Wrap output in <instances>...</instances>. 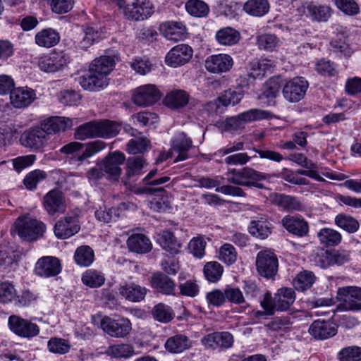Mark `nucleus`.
<instances>
[{
    "mask_svg": "<svg viewBox=\"0 0 361 361\" xmlns=\"http://www.w3.org/2000/svg\"><path fill=\"white\" fill-rule=\"evenodd\" d=\"M225 175L227 181L234 185H224L215 189V190L226 195L239 197H245L247 195L246 192L240 186L255 187L262 189L264 185L259 182L267 180L268 176L264 173L247 166L240 169H228Z\"/></svg>",
    "mask_w": 361,
    "mask_h": 361,
    "instance_id": "1",
    "label": "nucleus"
},
{
    "mask_svg": "<svg viewBox=\"0 0 361 361\" xmlns=\"http://www.w3.org/2000/svg\"><path fill=\"white\" fill-rule=\"evenodd\" d=\"M15 227L18 236L27 241L37 240L43 235L46 229L43 222L30 216L18 217L15 223Z\"/></svg>",
    "mask_w": 361,
    "mask_h": 361,
    "instance_id": "2",
    "label": "nucleus"
},
{
    "mask_svg": "<svg viewBox=\"0 0 361 361\" xmlns=\"http://www.w3.org/2000/svg\"><path fill=\"white\" fill-rule=\"evenodd\" d=\"M200 343L205 349L221 351L233 347L234 337L228 331H215L203 336Z\"/></svg>",
    "mask_w": 361,
    "mask_h": 361,
    "instance_id": "3",
    "label": "nucleus"
},
{
    "mask_svg": "<svg viewBox=\"0 0 361 361\" xmlns=\"http://www.w3.org/2000/svg\"><path fill=\"white\" fill-rule=\"evenodd\" d=\"M255 264L258 274L267 279L273 278L278 271L277 257L270 250L259 251L256 257Z\"/></svg>",
    "mask_w": 361,
    "mask_h": 361,
    "instance_id": "4",
    "label": "nucleus"
},
{
    "mask_svg": "<svg viewBox=\"0 0 361 361\" xmlns=\"http://www.w3.org/2000/svg\"><path fill=\"white\" fill-rule=\"evenodd\" d=\"M271 113L268 111L252 109L244 111L236 116L226 118V126L230 130H238L244 128L247 123L269 118Z\"/></svg>",
    "mask_w": 361,
    "mask_h": 361,
    "instance_id": "5",
    "label": "nucleus"
},
{
    "mask_svg": "<svg viewBox=\"0 0 361 361\" xmlns=\"http://www.w3.org/2000/svg\"><path fill=\"white\" fill-rule=\"evenodd\" d=\"M121 9L128 19L136 21L147 19L154 12V7L149 0H134L131 4H125Z\"/></svg>",
    "mask_w": 361,
    "mask_h": 361,
    "instance_id": "6",
    "label": "nucleus"
},
{
    "mask_svg": "<svg viewBox=\"0 0 361 361\" xmlns=\"http://www.w3.org/2000/svg\"><path fill=\"white\" fill-rule=\"evenodd\" d=\"M8 325L10 330L20 337L32 338L39 334V327L35 323L18 315H11Z\"/></svg>",
    "mask_w": 361,
    "mask_h": 361,
    "instance_id": "7",
    "label": "nucleus"
},
{
    "mask_svg": "<svg viewBox=\"0 0 361 361\" xmlns=\"http://www.w3.org/2000/svg\"><path fill=\"white\" fill-rule=\"evenodd\" d=\"M100 327L105 333L114 338H124L132 329L131 323L128 319L122 317L115 320L107 316L102 319Z\"/></svg>",
    "mask_w": 361,
    "mask_h": 361,
    "instance_id": "8",
    "label": "nucleus"
},
{
    "mask_svg": "<svg viewBox=\"0 0 361 361\" xmlns=\"http://www.w3.org/2000/svg\"><path fill=\"white\" fill-rule=\"evenodd\" d=\"M126 160L125 154L119 151L109 153L100 163L105 176L110 180L117 181L121 174V166Z\"/></svg>",
    "mask_w": 361,
    "mask_h": 361,
    "instance_id": "9",
    "label": "nucleus"
},
{
    "mask_svg": "<svg viewBox=\"0 0 361 361\" xmlns=\"http://www.w3.org/2000/svg\"><path fill=\"white\" fill-rule=\"evenodd\" d=\"M308 87L309 83L304 78L295 77L283 86V95L290 102H298L304 97Z\"/></svg>",
    "mask_w": 361,
    "mask_h": 361,
    "instance_id": "10",
    "label": "nucleus"
},
{
    "mask_svg": "<svg viewBox=\"0 0 361 361\" xmlns=\"http://www.w3.org/2000/svg\"><path fill=\"white\" fill-rule=\"evenodd\" d=\"M62 269L60 260L53 256H44L39 258L35 268V274L43 278L57 276Z\"/></svg>",
    "mask_w": 361,
    "mask_h": 361,
    "instance_id": "11",
    "label": "nucleus"
},
{
    "mask_svg": "<svg viewBox=\"0 0 361 361\" xmlns=\"http://www.w3.org/2000/svg\"><path fill=\"white\" fill-rule=\"evenodd\" d=\"M69 57L63 51H54L49 56L41 57L38 66L41 71L47 73H54L66 66Z\"/></svg>",
    "mask_w": 361,
    "mask_h": 361,
    "instance_id": "12",
    "label": "nucleus"
},
{
    "mask_svg": "<svg viewBox=\"0 0 361 361\" xmlns=\"http://www.w3.org/2000/svg\"><path fill=\"white\" fill-rule=\"evenodd\" d=\"M160 99V93L154 85H145L135 90L133 100L140 106H150Z\"/></svg>",
    "mask_w": 361,
    "mask_h": 361,
    "instance_id": "13",
    "label": "nucleus"
},
{
    "mask_svg": "<svg viewBox=\"0 0 361 361\" xmlns=\"http://www.w3.org/2000/svg\"><path fill=\"white\" fill-rule=\"evenodd\" d=\"M76 80L84 90L92 92L104 89L108 86L109 80L108 77L92 72L90 69H88L87 73L79 76Z\"/></svg>",
    "mask_w": 361,
    "mask_h": 361,
    "instance_id": "14",
    "label": "nucleus"
},
{
    "mask_svg": "<svg viewBox=\"0 0 361 361\" xmlns=\"http://www.w3.org/2000/svg\"><path fill=\"white\" fill-rule=\"evenodd\" d=\"M192 49L188 44H180L173 47L166 56V63L178 67L188 63L192 56Z\"/></svg>",
    "mask_w": 361,
    "mask_h": 361,
    "instance_id": "15",
    "label": "nucleus"
},
{
    "mask_svg": "<svg viewBox=\"0 0 361 361\" xmlns=\"http://www.w3.org/2000/svg\"><path fill=\"white\" fill-rule=\"evenodd\" d=\"M149 290L135 282H125L118 288L119 295L126 300L140 302L145 300Z\"/></svg>",
    "mask_w": 361,
    "mask_h": 361,
    "instance_id": "16",
    "label": "nucleus"
},
{
    "mask_svg": "<svg viewBox=\"0 0 361 361\" xmlns=\"http://www.w3.org/2000/svg\"><path fill=\"white\" fill-rule=\"evenodd\" d=\"M319 265L323 268H327L329 266L336 264L343 265L350 260V252L345 250H326L318 256Z\"/></svg>",
    "mask_w": 361,
    "mask_h": 361,
    "instance_id": "17",
    "label": "nucleus"
},
{
    "mask_svg": "<svg viewBox=\"0 0 361 361\" xmlns=\"http://www.w3.org/2000/svg\"><path fill=\"white\" fill-rule=\"evenodd\" d=\"M43 206L49 215L63 213L66 210V204L63 192L56 189L48 192L44 196Z\"/></svg>",
    "mask_w": 361,
    "mask_h": 361,
    "instance_id": "18",
    "label": "nucleus"
},
{
    "mask_svg": "<svg viewBox=\"0 0 361 361\" xmlns=\"http://www.w3.org/2000/svg\"><path fill=\"white\" fill-rule=\"evenodd\" d=\"M233 65L232 57L228 54H219L209 56L205 60L206 69L212 73H223L228 71Z\"/></svg>",
    "mask_w": 361,
    "mask_h": 361,
    "instance_id": "19",
    "label": "nucleus"
},
{
    "mask_svg": "<svg viewBox=\"0 0 361 361\" xmlns=\"http://www.w3.org/2000/svg\"><path fill=\"white\" fill-rule=\"evenodd\" d=\"M80 229L78 216H67L56 223L54 233L58 238L66 239L77 233Z\"/></svg>",
    "mask_w": 361,
    "mask_h": 361,
    "instance_id": "20",
    "label": "nucleus"
},
{
    "mask_svg": "<svg viewBox=\"0 0 361 361\" xmlns=\"http://www.w3.org/2000/svg\"><path fill=\"white\" fill-rule=\"evenodd\" d=\"M160 33L167 39L177 42L187 36V28L180 21H166L159 25Z\"/></svg>",
    "mask_w": 361,
    "mask_h": 361,
    "instance_id": "21",
    "label": "nucleus"
},
{
    "mask_svg": "<svg viewBox=\"0 0 361 361\" xmlns=\"http://www.w3.org/2000/svg\"><path fill=\"white\" fill-rule=\"evenodd\" d=\"M48 140L47 133L42 130L40 126L30 128L21 136V141L23 145L36 149L44 147L47 145Z\"/></svg>",
    "mask_w": 361,
    "mask_h": 361,
    "instance_id": "22",
    "label": "nucleus"
},
{
    "mask_svg": "<svg viewBox=\"0 0 361 361\" xmlns=\"http://www.w3.org/2000/svg\"><path fill=\"white\" fill-rule=\"evenodd\" d=\"M309 333L315 339L325 340L337 334V327L329 321L317 319L310 326Z\"/></svg>",
    "mask_w": 361,
    "mask_h": 361,
    "instance_id": "23",
    "label": "nucleus"
},
{
    "mask_svg": "<svg viewBox=\"0 0 361 361\" xmlns=\"http://www.w3.org/2000/svg\"><path fill=\"white\" fill-rule=\"evenodd\" d=\"M274 204L286 212H303L305 205L298 197L283 193L276 194Z\"/></svg>",
    "mask_w": 361,
    "mask_h": 361,
    "instance_id": "24",
    "label": "nucleus"
},
{
    "mask_svg": "<svg viewBox=\"0 0 361 361\" xmlns=\"http://www.w3.org/2000/svg\"><path fill=\"white\" fill-rule=\"evenodd\" d=\"M151 286L158 293L166 295H174L176 283L166 274L161 272L154 273L151 277Z\"/></svg>",
    "mask_w": 361,
    "mask_h": 361,
    "instance_id": "25",
    "label": "nucleus"
},
{
    "mask_svg": "<svg viewBox=\"0 0 361 361\" xmlns=\"http://www.w3.org/2000/svg\"><path fill=\"white\" fill-rule=\"evenodd\" d=\"M36 98L33 90L27 87H18L11 92L10 100L11 104L18 109L30 106Z\"/></svg>",
    "mask_w": 361,
    "mask_h": 361,
    "instance_id": "26",
    "label": "nucleus"
},
{
    "mask_svg": "<svg viewBox=\"0 0 361 361\" xmlns=\"http://www.w3.org/2000/svg\"><path fill=\"white\" fill-rule=\"evenodd\" d=\"M337 298L344 302L349 310H355L361 301V288L357 286H345L339 288Z\"/></svg>",
    "mask_w": 361,
    "mask_h": 361,
    "instance_id": "27",
    "label": "nucleus"
},
{
    "mask_svg": "<svg viewBox=\"0 0 361 361\" xmlns=\"http://www.w3.org/2000/svg\"><path fill=\"white\" fill-rule=\"evenodd\" d=\"M40 128L47 133V136L61 131H65L72 126V121L66 117H50L40 123Z\"/></svg>",
    "mask_w": 361,
    "mask_h": 361,
    "instance_id": "28",
    "label": "nucleus"
},
{
    "mask_svg": "<svg viewBox=\"0 0 361 361\" xmlns=\"http://www.w3.org/2000/svg\"><path fill=\"white\" fill-rule=\"evenodd\" d=\"M281 224L289 233L299 237L307 235L309 231L308 224L302 217L287 215L282 219Z\"/></svg>",
    "mask_w": 361,
    "mask_h": 361,
    "instance_id": "29",
    "label": "nucleus"
},
{
    "mask_svg": "<svg viewBox=\"0 0 361 361\" xmlns=\"http://www.w3.org/2000/svg\"><path fill=\"white\" fill-rule=\"evenodd\" d=\"M192 346V341L185 334H177L167 338L164 343L166 350L172 354H180Z\"/></svg>",
    "mask_w": 361,
    "mask_h": 361,
    "instance_id": "30",
    "label": "nucleus"
},
{
    "mask_svg": "<svg viewBox=\"0 0 361 361\" xmlns=\"http://www.w3.org/2000/svg\"><path fill=\"white\" fill-rule=\"evenodd\" d=\"M192 147V140L184 133H178L172 142V153L178 155L174 159V162L185 160L188 158V152Z\"/></svg>",
    "mask_w": 361,
    "mask_h": 361,
    "instance_id": "31",
    "label": "nucleus"
},
{
    "mask_svg": "<svg viewBox=\"0 0 361 361\" xmlns=\"http://www.w3.org/2000/svg\"><path fill=\"white\" fill-rule=\"evenodd\" d=\"M272 228V224L268 219L264 216H260L250 221L248 230L252 236L266 239L271 233Z\"/></svg>",
    "mask_w": 361,
    "mask_h": 361,
    "instance_id": "32",
    "label": "nucleus"
},
{
    "mask_svg": "<svg viewBox=\"0 0 361 361\" xmlns=\"http://www.w3.org/2000/svg\"><path fill=\"white\" fill-rule=\"evenodd\" d=\"M157 243L166 252L176 255L182 246L174 234L169 230L161 231L157 235Z\"/></svg>",
    "mask_w": 361,
    "mask_h": 361,
    "instance_id": "33",
    "label": "nucleus"
},
{
    "mask_svg": "<svg viewBox=\"0 0 361 361\" xmlns=\"http://www.w3.org/2000/svg\"><path fill=\"white\" fill-rule=\"evenodd\" d=\"M147 166V163L142 157H128L126 163V178L129 180L135 181L138 176L146 171L145 169Z\"/></svg>",
    "mask_w": 361,
    "mask_h": 361,
    "instance_id": "34",
    "label": "nucleus"
},
{
    "mask_svg": "<svg viewBox=\"0 0 361 361\" xmlns=\"http://www.w3.org/2000/svg\"><path fill=\"white\" fill-rule=\"evenodd\" d=\"M331 8L326 5L310 2L305 7L307 16L317 22H326L331 16Z\"/></svg>",
    "mask_w": 361,
    "mask_h": 361,
    "instance_id": "35",
    "label": "nucleus"
},
{
    "mask_svg": "<svg viewBox=\"0 0 361 361\" xmlns=\"http://www.w3.org/2000/svg\"><path fill=\"white\" fill-rule=\"evenodd\" d=\"M59 33L53 28H45L37 32L35 36V43L41 47L51 48L60 41Z\"/></svg>",
    "mask_w": 361,
    "mask_h": 361,
    "instance_id": "36",
    "label": "nucleus"
},
{
    "mask_svg": "<svg viewBox=\"0 0 361 361\" xmlns=\"http://www.w3.org/2000/svg\"><path fill=\"white\" fill-rule=\"evenodd\" d=\"M189 102V94L182 90H173L166 95L164 103L171 109H179L187 105Z\"/></svg>",
    "mask_w": 361,
    "mask_h": 361,
    "instance_id": "37",
    "label": "nucleus"
},
{
    "mask_svg": "<svg viewBox=\"0 0 361 361\" xmlns=\"http://www.w3.org/2000/svg\"><path fill=\"white\" fill-rule=\"evenodd\" d=\"M114 57L110 56H102L95 59L90 64L89 69L92 72L108 77L115 66Z\"/></svg>",
    "mask_w": 361,
    "mask_h": 361,
    "instance_id": "38",
    "label": "nucleus"
},
{
    "mask_svg": "<svg viewBox=\"0 0 361 361\" xmlns=\"http://www.w3.org/2000/svg\"><path fill=\"white\" fill-rule=\"evenodd\" d=\"M275 295V305L277 311H286L295 300V293L291 288H281Z\"/></svg>",
    "mask_w": 361,
    "mask_h": 361,
    "instance_id": "39",
    "label": "nucleus"
},
{
    "mask_svg": "<svg viewBox=\"0 0 361 361\" xmlns=\"http://www.w3.org/2000/svg\"><path fill=\"white\" fill-rule=\"evenodd\" d=\"M127 245L130 251L144 254L152 250V243L149 239L144 234H133L128 240Z\"/></svg>",
    "mask_w": 361,
    "mask_h": 361,
    "instance_id": "40",
    "label": "nucleus"
},
{
    "mask_svg": "<svg viewBox=\"0 0 361 361\" xmlns=\"http://www.w3.org/2000/svg\"><path fill=\"white\" fill-rule=\"evenodd\" d=\"M18 252L8 243L0 245V268L5 270L16 265L18 262Z\"/></svg>",
    "mask_w": 361,
    "mask_h": 361,
    "instance_id": "41",
    "label": "nucleus"
},
{
    "mask_svg": "<svg viewBox=\"0 0 361 361\" xmlns=\"http://www.w3.org/2000/svg\"><path fill=\"white\" fill-rule=\"evenodd\" d=\"M99 132L98 122L90 121L76 128L74 137L79 140L99 137Z\"/></svg>",
    "mask_w": 361,
    "mask_h": 361,
    "instance_id": "42",
    "label": "nucleus"
},
{
    "mask_svg": "<svg viewBox=\"0 0 361 361\" xmlns=\"http://www.w3.org/2000/svg\"><path fill=\"white\" fill-rule=\"evenodd\" d=\"M217 42L223 45L231 46L237 44L240 39V32L231 27L220 29L216 33Z\"/></svg>",
    "mask_w": 361,
    "mask_h": 361,
    "instance_id": "43",
    "label": "nucleus"
},
{
    "mask_svg": "<svg viewBox=\"0 0 361 361\" xmlns=\"http://www.w3.org/2000/svg\"><path fill=\"white\" fill-rule=\"evenodd\" d=\"M317 237L321 244L326 247L338 245L342 240L341 234L330 228H323L317 233Z\"/></svg>",
    "mask_w": 361,
    "mask_h": 361,
    "instance_id": "44",
    "label": "nucleus"
},
{
    "mask_svg": "<svg viewBox=\"0 0 361 361\" xmlns=\"http://www.w3.org/2000/svg\"><path fill=\"white\" fill-rule=\"evenodd\" d=\"M243 8L248 14L260 17L268 13L269 4L267 0H248Z\"/></svg>",
    "mask_w": 361,
    "mask_h": 361,
    "instance_id": "45",
    "label": "nucleus"
},
{
    "mask_svg": "<svg viewBox=\"0 0 361 361\" xmlns=\"http://www.w3.org/2000/svg\"><path fill=\"white\" fill-rule=\"evenodd\" d=\"M316 276L312 271L305 270L297 274L293 279L294 288L300 291L310 288L315 282Z\"/></svg>",
    "mask_w": 361,
    "mask_h": 361,
    "instance_id": "46",
    "label": "nucleus"
},
{
    "mask_svg": "<svg viewBox=\"0 0 361 361\" xmlns=\"http://www.w3.org/2000/svg\"><path fill=\"white\" fill-rule=\"evenodd\" d=\"M335 224L349 233H355L360 228L358 221L345 214H338L334 219Z\"/></svg>",
    "mask_w": 361,
    "mask_h": 361,
    "instance_id": "47",
    "label": "nucleus"
},
{
    "mask_svg": "<svg viewBox=\"0 0 361 361\" xmlns=\"http://www.w3.org/2000/svg\"><path fill=\"white\" fill-rule=\"evenodd\" d=\"M185 6L190 16L197 18L207 16L210 11L207 4L202 0H188Z\"/></svg>",
    "mask_w": 361,
    "mask_h": 361,
    "instance_id": "48",
    "label": "nucleus"
},
{
    "mask_svg": "<svg viewBox=\"0 0 361 361\" xmlns=\"http://www.w3.org/2000/svg\"><path fill=\"white\" fill-rule=\"evenodd\" d=\"M94 259L93 250L88 245L78 247L74 254V259L81 267H89Z\"/></svg>",
    "mask_w": 361,
    "mask_h": 361,
    "instance_id": "49",
    "label": "nucleus"
},
{
    "mask_svg": "<svg viewBox=\"0 0 361 361\" xmlns=\"http://www.w3.org/2000/svg\"><path fill=\"white\" fill-rule=\"evenodd\" d=\"M151 312L153 318L161 323H168L174 317L172 308L161 302L154 305Z\"/></svg>",
    "mask_w": 361,
    "mask_h": 361,
    "instance_id": "50",
    "label": "nucleus"
},
{
    "mask_svg": "<svg viewBox=\"0 0 361 361\" xmlns=\"http://www.w3.org/2000/svg\"><path fill=\"white\" fill-rule=\"evenodd\" d=\"M151 149L150 140L146 137L131 139L126 145V151L128 154H144Z\"/></svg>",
    "mask_w": 361,
    "mask_h": 361,
    "instance_id": "51",
    "label": "nucleus"
},
{
    "mask_svg": "<svg viewBox=\"0 0 361 361\" xmlns=\"http://www.w3.org/2000/svg\"><path fill=\"white\" fill-rule=\"evenodd\" d=\"M107 353L112 357L127 359L135 354V349L130 344L121 343L109 346Z\"/></svg>",
    "mask_w": 361,
    "mask_h": 361,
    "instance_id": "52",
    "label": "nucleus"
},
{
    "mask_svg": "<svg viewBox=\"0 0 361 361\" xmlns=\"http://www.w3.org/2000/svg\"><path fill=\"white\" fill-rule=\"evenodd\" d=\"M98 126L99 137L104 138L115 137L121 130V125L118 123L109 120L98 122Z\"/></svg>",
    "mask_w": 361,
    "mask_h": 361,
    "instance_id": "53",
    "label": "nucleus"
},
{
    "mask_svg": "<svg viewBox=\"0 0 361 361\" xmlns=\"http://www.w3.org/2000/svg\"><path fill=\"white\" fill-rule=\"evenodd\" d=\"M105 278L104 275L94 269L87 270L82 276V281L90 288H97L104 284Z\"/></svg>",
    "mask_w": 361,
    "mask_h": 361,
    "instance_id": "54",
    "label": "nucleus"
},
{
    "mask_svg": "<svg viewBox=\"0 0 361 361\" xmlns=\"http://www.w3.org/2000/svg\"><path fill=\"white\" fill-rule=\"evenodd\" d=\"M106 147L105 142L101 140H95L90 142L85 145V150L78 156H75V159L78 163H81L85 159L90 158L95 154L99 152Z\"/></svg>",
    "mask_w": 361,
    "mask_h": 361,
    "instance_id": "55",
    "label": "nucleus"
},
{
    "mask_svg": "<svg viewBox=\"0 0 361 361\" xmlns=\"http://www.w3.org/2000/svg\"><path fill=\"white\" fill-rule=\"evenodd\" d=\"M223 271V267L217 262H207L204 267V276L212 283L217 282L221 279Z\"/></svg>",
    "mask_w": 361,
    "mask_h": 361,
    "instance_id": "56",
    "label": "nucleus"
},
{
    "mask_svg": "<svg viewBox=\"0 0 361 361\" xmlns=\"http://www.w3.org/2000/svg\"><path fill=\"white\" fill-rule=\"evenodd\" d=\"M47 348L52 353L63 355L69 352L71 344L66 339L53 337L49 340Z\"/></svg>",
    "mask_w": 361,
    "mask_h": 361,
    "instance_id": "57",
    "label": "nucleus"
},
{
    "mask_svg": "<svg viewBox=\"0 0 361 361\" xmlns=\"http://www.w3.org/2000/svg\"><path fill=\"white\" fill-rule=\"evenodd\" d=\"M47 177L45 171L36 169L26 175L23 180V183L27 189L34 190L37 188L38 183L42 182Z\"/></svg>",
    "mask_w": 361,
    "mask_h": 361,
    "instance_id": "58",
    "label": "nucleus"
},
{
    "mask_svg": "<svg viewBox=\"0 0 361 361\" xmlns=\"http://www.w3.org/2000/svg\"><path fill=\"white\" fill-rule=\"evenodd\" d=\"M16 297V290L12 283L9 281L0 283V303H10L13 301Z\"/></svg>",
    "mask_w": 361,
    "mask_h": 361,
    "instance_id": "59",
    "label": "nucleus"
},
{
    "mask_svg": "<svg viewBox=\"0 0 361 361\" xmlns=\"http://www.w3.org/2000/svg\"><path fill=\"white\" fill-rule=\"evenodd\" d=\"M257 43L260 49L273 51L279 44V39L272 34H262L257 38Z\"/></svg>",
    "mask_w": 361,
    "mask_h": 361,
    "instance_id": "60",
    "label": "nucleus"
},
{
    "mask_svg": "<svg viewBox=\"0 0 361 361\" xmlns=\"http://www.w3.org/2000/svg\"><path fill=\"white\" fill-rule=\"evenodd\" d=\"M99 34L93 27L86 26L83 29V37L79 43L82 49H87L99 38Z\"/></svg>",
    "mask_w": 361,
    "mask_h": 361,
    "instance_id": "61",
    "label": "nucleus"
},
{
    "mask_svg": "<svg viewBox=\"0 0 361 361\" xmlns=\"http://www.w3.org/2000/svg\"><path fill=\"white\" fill-rule=\"evenodd\" d=\"M225 300L235 305L245 303V297L239 288L228 286L224 289Z\"/></svg>",
    "mask_w": 361,
    "mask_h": 361,
    "instance_id": "62",
    "label": "nucleus"
},
{
    "mask_svg": "<svg viewBox=\"0 0 361 361\" xmlns=\"http://www.w3.org/2000/svg\"><path fill=\"white\" fill-rule=\"evenodd\" d=\"M340 361H360L361 348L350 346L342 349L338 355Z\"/></svg>",
    "mask_w": 361,
    "mask_h": 361,
    "instance_id": "63",
    "label": "nucleus"
},
{
    "mask_svg": "<svg viewBox=\"0 0 361 361\" xmlns=\"http://www.w3.org/2000/svg\"><path fill=\"white\" fill-rule=\"evenodd\" d=\"M219 259L228 265L233 264L237 259L235 247L228 243L224 244L219 249Z\"/></svg>",
    "mask_w": 361,
    "mask_h": 361,
    "instance_id": "64",
    "label": "nucleus"
}]
</instances>
